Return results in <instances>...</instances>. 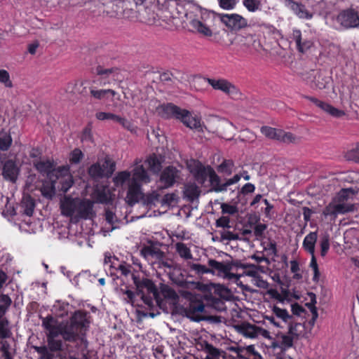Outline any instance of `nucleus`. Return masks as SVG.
<instances>
[{
  "mask_svg": "<svg viewBox=\"0 0 359 359\" xmlns=\"http://www.w3.org/2000/svg\"><path fill=\"white\" fill-rule=\"evenodd\" d=\"M96 74L100 76L102 83L105 86L111 84L112 81H121L120 70L117 67L104 68L98 65L95 69Z\"/></svg>",
  "mask_w": 359,
  "mask_h": 359,
  "instance_id": "11",
  "label": "nucleus"
},
{
  "mask_svg": "<svg viewBox=\"0 0 359 359\" xmlns=\"http://www.w3.org/2000/svg\"><path fill=\"white\" fill-rule=\"evenodd\" d=\"M143 194L141 189V184L130 180L128 190L127 192V202L130 205L137 203L140 198H143Z\"/></svg>",
  "mask_w": 359,
  "mask_h": 359,
  "instance_id": "15",
  "label": "nucleus"
},
{
  "mask_svg": "<svg viewBox=\"0 0 359 359\" xmlns=\"http://www.w3.org/2000/svg\"><path fill=\"white\" fill-rule=\"evenodd\" d=\"M55 172L54 180L56 181V187L60 191L66 193L74 184L69 168L67 166L59 167Z\"/></svg>",
  "mask_w": 359,
  "mask_h": 359,
  "instance_id": "9",
  "label": "nucleus"
},
{
  "mask_svg": "<svg viewBox=\"0 0 359 359\" xmlns=\"http://www.w3.org/2000/svg\"><path fill=\"white\" fill-rule=\"evenodd\" d=\"M317 107L335 118H340L345 115L343 110L338 109L327 102L320 100L316 105Z\"/></svg>",
  "mask_w": 359,
  "mask_h": 359,
  "instance_id": "35",
  "label": "nucleus"
},
{
  "mask_svg": "<svg viewBox=\"0 0 359 359\" xmlns=\"http://www.w3.org/2000/svg\"><path fill=\"white\" fill-rule=\"evenodd\" d=\"M56 187V181L53 178L52 180L44 181L40 191L43 196L48 199H51L55 194Z\"/></svg>",
  "mask_w": 359,
  "mask_h": 359,
  "instance_id": "34",
  "label": "nucleus"
},
{
  "mask_svg": "<svg viewBox=\"0 0 359 359\" xmlns=\"http://www.w3.org/2000/svg\"><path fill=\"white\" fill-rule=\"evenodd\" d=\"M8 320L3 317H0V338H9L12 333L8 327Z\"/></svg>",
  "mask_w": 359,
  "mask_h": 359,
  "instance_id": "44",
  "label": "nucleus"
},
{
  "mask_svg": "<svg viewBox=\"0 0 359 359\" xmlns=\"http://www.w3.org/2000/svg\"><path fill=\"white\" fill-rule=\"evenodd\" d=\"M111 267L115 268L117 271H119L121 275L127 276L131 273V265L126 264V262L121 263L117 267H115L112 264Z\"/></svg>",
  "mask_w": 359,
  "mask_h": 359,
  "instance_id": "61",
  "label": "nucleus"
},
{
  "mask_svg": "<svg viewBox=\"0 0 359 359\" xmlns=\"http://www.w3.org/2000/svg\"><path fill=\"white\" fill-rule=\"evenodd\" d=\"M12 303L11 299L7 294H0V317L4 316Z\"/></svg>",
  "mask_w": 359,
  "mask_h": 359,
  "instance_id": "45",
  "label": "nucleus"
},
{
  "mask_svg": "<svg viewBox=\"0 0 359 359\" xmlns=\"http://www.w3.org/2000/svg\"><path fill=\"white\" fill-rule=\"evenodd\" d=\"M221 209L223 214L233 215L238 212V208L237 206L225 203L221 204Z\"/></svg>",
  "mask_w": 359,
  "mask_h": 359,
  "instance_id": "57",
  "label": "nucleus"
},
{
  "mask_svg": "<svg viewBox=\"0 0 359 359\" xmlns=\"http://www.w3.org/2000/svg\"><path fill=\"white\" fill-rule=\"evenodd\" d=\"M293 346V337L289 334L278 332L272 339L270 347L274 352H285V351Z\"/></svg>",
  "mask_w": 359,
  "mask_h": 359,
  "instance_id": "13",
  "label": "nucleus"
},
{
  "mask_svg": "<svg viewBox=\"0 0 359 359\" xmlns=\"http://www.w3.org/2000/svg\"><path fill=\"white\" fill-rule=\"evenodd\" d=\"M175 248L180 256L184 259H191L193 256L190 249L184 243H177Z\"/></svg>",
  "mask_w": 359,
  "mask_h": 359,
  "instance_id": "42",
  "label": "nucleus"
},
{
  "mask_svg": "<svg viewBox=\"0 0 359 359\" xmlns=\"http://www.w3.org/2000/svg\"><path fill=\"white\" fill-rule=\"evenodd\" d=\"M0 345H1L0 351L2 353V357L4 359H12V356L10 353V349H11L10 344L7 341L3 340V341H0Z\"/></svg>",
  "mask_w": 359,
  "mask_h": 359,
  "instance_id": "55",
  "label": "nucleus"
},
{
  "mask_svg": "<svg viewBox=\"0 0 359 359\" xmlns=\"http://www.w3.org/2000/svg\"><path fill=\"white\" fill-rule=\"evenodd\" d=\"M208 82L214 89L222 90L226 94L236 89L232 83L225 79H208Z\"/></svg>",
  "mask_w": 359,
  "mask_h": 359,
  "instance_id": "26",
  "label": "nucleus"
},
{
  "mask_svg": "<svg viewBox=\"0 0 359 359\" xmlns=\"http://www.w3.org/2000/svg\"><path fill=\"white\" fill-rule=\"evenodd\" d=\"M214 170L210 166H199V170L194 175L195 180L200 184H203L209 177V181L211 184V172Z\"/></svg>",
  "mask_w": 359,
  "mask_h": 359,
  "instance_id": "38",
  "label": "nucleus"
},
{
  "mask_svg": "<svg viewBox=\"0 0 359 359\" xmlns=\"http://www.w3.org/2000/svg\"><path fill=\"white\" fill-rule=\"evenodd\" d=\"M181 110V108L172 103L160 104L156 109V113L163 118H177Z\"/></svg>",
  "mask_w": 359,
  "mask_h": 359,
  "instance_id": "17",
  "label": "nucleus"
},
{
  "mask_svg": "<svg viewBox=\"0 0 359 359\" xmlns=\"http://www.w3.org/2000/svg\"><path fill=\"white\" fill-rule=\"evenodd\" d=\"M78 202L79 198L65 197L60 202L62 215L67 217H76V209L79 205Z\"/></svg>",
  "mask_w": 359,
  "mask_h": 359,
  "instance_id": "16",
  "label": "nucleus"
},
{
  "mask_svg": "<svg viewBox=\"0 0 359 359\" xmlns=\"http://www.w3.org/2000/svg\"><path fill=\"white\" fill-rule=\"evenodd\" d=\"M180 179L181 171L172 165H169L161 172L158 182V188L159 189L170 188Z\"/></svg>",
  "mask_w": 359,
  "mask_h": 359,
  "instance_id": "7",
  "label": "nucleus"
},
{
  "mask_svg": "<svg viewBox=\"0 0 359 359\" xmlns=\"http://www.w3.org/2000/svg\"><path fill=\"white\" fill-rule=\"evenodd\" d=\"M230 219L229 217L222 216L217 219L215 222V225L217 227H222L229 229L230 226Z\"/></svg>",
  "mask_w": 359,
  "mask_h": 359,
  "instance_id": "62",
  "label": "nucleus"
},
{
  "mask_svg": "<svg viewBox=\"0 0 359 359\" xmlns=\"http://www.w3.org/2000/svg\"><path fill=\"white\" fill-rule=\"evenodd\" d=\"M330 236L328 234H325L322 236L320 241V255L322 257H324L327 255L330 249Z\"/></svg>",
  "mask_w": 359,
  "mask_h": 359,
  "instance_id": "50",
  "label": "nucleus"
},
{
  "mask_svg": "<svg viewBox=\"0 0 359 359\" xmlns=\"http://www.w3.org/2000/svg\"><path fill=\"white\" fill-rule=\"evenodd\" d=\"M260 130L266 137L280 142L286 144L297 143L299 140V138L292 133L285 132L281 129H277L270 126H262Z\"/></svg>",
  "mask_w": 359,
  "mask_h": 359,
  "instance_id": "5",
  "label": "nucleus"
},
{
  "mask_svg": "<svg viewBox=\"0 0 359 359\" xmlns=\"http://www.w3.org/2000/svg\"><path fill=\"white\" fill-rule=\"evenodd\" d=\"M0 82L4 83L6 88L13 87V83L10 79L9 74L5 69H0Z\"/></svg>",
  "mask_w": 359,
  "mask_h": 359,
  "instance_id": "58",
  "label": "nucleus"
},
{
  "mask_svg": "<svg viewBox=\"0 0 359 359\" xmlns=\"http://www.w3.org/2000/svg\"><path fill=\"white\" fill-rule=\"evenodd\" d=\"M304 326L302 323H290L289 325L288 334L291 337L298 338L304 331Z\"/></svg>",
  "mask_w": 359,
  "mask_h": 359,
  "instance_id": "47",
  "label": "nucleus"
},
{
  "mask_svg": "<svg viewBox=\"0 0 359 359\" xmlns=\"http://www.w3.org/2000/svg\"><path fill=\"white\" fill-rule=\"evenodd\" d=\"M245 271L242 276H248L250 277L257 278V276L259 275V271L263 272V267L259 265H255L253 264H248L246 265V268L244 269Z\"/></svg>",
  "mask_w": 359,
  "mask_h": 359,
  "instance_id": "40",
  "label": "nucleus"
},
{
  "mask_svg": "<svg viewBox=\"0 0 359 359\" xmlns=\"http://www.w3.org/2000/svg\"><path fill=\"white\" fill-rule=\"evenodd\" d=\"M20 169L12 160H8L5 162L3 167L2 175L6 180H10L12 182H15L18 178Z\"/></svg>",
  "mask_w": 359,
  "mask_h": 359,
  "instance_id": "22",
  "label": "nucleus"
},
{
  "mask_svg": "<svg viewBox=\"0 0 359 359\" xmlns=\"http://www.w3.org/2000/svg\"><path fill=\"white\" fill-rule=\"evenodd\" d=\"M201 190L195 183H187L184 187L183 198L189 203L198 201Z\"/></svg>",
  "mask_w": 359,
  "mask_h": 359,
  "instance_id": "20",
  "label": "nucleus"
},
{
  "mask_svg": "<svg viewBox=\"0 0 359 359\" xmlns=\"http://www.w3.org/2000/svg\"><path fill=\"white\" fill-rule=\"evenodd\" d=\"M336 20L343 28L346 29L359 27L358 12L352 8L341 11Z\"/></svg>",
  "mask_w": 359,
  "mask_h": 359,
  "instance_id": "8",
  "label": "nucleus"
},
{
  "mask_svg": "<svg viewBox=\"0 0 359 359\" xmlns=\"http://www.w3.org/2000/svg\"><path fill=\"white\" fill-rule=\"evenodd\" d=\"M177 119L181 120L187 127L191 129L200 130L201 128L200 120L196 116H193L187 109H182Z\"/></svg>",
  "mask_w": 359,
  "mask_h": 359,
  "instance_id": "19",
  "label": "nucleus"
},
{
  "mask_svg": "<svg viewBox=\"0 0 359 359\" xmlns=\"http://www.w3.org/2000/svg\"><path fill=\"white\" fill-rule=\"evenodd\" d=\"M54 318L49 315L42 320V326L47 331V345L32 346L39 359H54V353H72L87 350L88 341L86 332L90 320L87 312L76 311L69 320L54 325Z\"/></svg>",
  "mask_w": 359,
  "mask_h": 359,
  "instance_id": "1",
  "label": "nucleus"
},
{
  "mask_svg": "<svg viewBox=\"0 0 359 359\" xmlns=\"http://www.w3.org/2000/svg\"><path fill=\"white\" fill-rule=\"evenodd\" d=\"M208 264L210 266V273L217 274L219 276L223 277L229 271H231V265H229L228 262H220L215 259H210L208 261Z\"/></svg>",
  "mask_w": 359,
  "mask_h": 359,
  "instance_id": "24",
  "label": "nucleus"
},
{
  "mask_svg": "<svg viewBox=\"0 0 359 359\" xmlns=\"http://www.w3.org/2000/svg\"><path fill=\"white\" fill-rule=\"evenodd\" d=\"M35 168L42 175H46L48 180H52L56 173L53 162L50 160L39 161L34 163Z\"/></svg>",
  "mask_w": 359,
  "mask_h": 359,
  "instance_id": "21",
  "label": "nucleus"
},
{
  "mask_svg": "<svg viewBox=\"0 0 359 359\" xmlns=\"http://www.w3.org/2000/svg\"><path fill=\"white\" fill-rule=\"evenodd\" d=\"M318 233L317 231L309 233L303 241V248L310 255L315 254V245L317 241Z\"/></svg>",
  "mask_w": 359,
  "mask_h": 359,
  "instance_id": "36",
  "label": "nucleus"
},
{
  "mask_svg": "<svg viewBox=\"0 0 359 359\" xmlns=\"http://www.w3.org/2000/svg\"><path fill=\"white\" fill-rule=\"evenodd\" d=\"M220 233V238L219 241L223 242L224 241H236L239 238V236L237 233H233V232L229 231H222L219 232Z\"/></svg>",
  "mask_w": 359,
  "mask_h": 359,
  "instance_id": "56",
  "label": "nucleus"
},
{
  "mask_svg": "<svg viewBox=\"0 0 359 359\" xmlns=\"http://www.w3.org/2000/svg\"><path fill=\"white\" fill-rule=\"evenodd\" d=\"M132 280L135 289V294L140 296L148 306H153L154 300L158 302L159 293L154 283L147 278L139 274L132 273Z\"/></svg>",
  "mask_w": 359,
  "mask_h": 359,
  "instance_id": "4",
  "label": "nucleus"
},
{
  "mask_svg": "<svg viewBox=\"0 0 359 359\" xmlns=\"http://www.w3.org/2000/svg\"><path fill=\"white\" fill-rule=\"evenodd\" d=\"M273 313L276 316V317L283 320V321L287 323L288 320L292 318V316L289 315L288 312L286 309H280L276 306L273 307Z\"/></svg>",
  "mask_w": 359,
  "mask_h": 359,
  "instance_id": "49",
  "label": "nucleus"
},
{
  "mask_svg": "<svg viewBox=\"0 0 359 359\" xmlns=\"http://www.w3.org/2000/svg\"><path fill=\"white\" fill-rule=\"evenodd\" d=\"M21 208L23 214L27 216H32L35 208V201L30 196L23 197L21 202Z\"/></svg>",
  "mask_w": 359,
  "mask_h": 359,
  "instance_id": "39",
  "label": "nucleus"
},
{
  "mask_svg": "<svg viewBox=\"0 0 359 359\" xmlns=\"http://www.w3.org/2000/svg\"><path fill=\"white\" fill-rule=\"evenodd\" d=\"M243 5L250 12H255L259 9L260 2L258 0H244Z\"/></svg>",
  "mask_w": 359,
  "mask_h": 359,
  "instance_id": "59",
  "label": "nucleus"
},
{
  "mask_svg": "<svg viewBox=\"0 0 359 359\" xmlns=\"http://www.w3.org/2000/svg\"><path fill=\"white\" fill-rule=\"evenodd\" d=\"M191 27L200 35L203 37H211L213 35V32L210 27L205 22L198 20L194 19L190 22Z\"/></svg>",
  "mask_w": 359,
  "mask_h": 359,
  "instance_id": "29",
  "label": "nucleus"
},
{
  "mask_svg": "<svg viewBox=\"0 0 359 359\" xmlns=\"http://www.w3.org/2000/svg\"><path fill=\"white\" fill-rule=\"evenodd\" d=\"M235 328L238 332L246 337L251 339L257 337L258 326L247 322H243L241 324L236 325Z\"/></svg>",
  "mask_w": 359,
  "mask_h": 359,
  "instance_id": "25",
  "label": "nucleus"
},
{
  "mask_svg": "<svg viewBox=\"0 0 359 359\" xmlns=\"http://www.w3.org/2000/svg\"><path fill=\"white\" fill-rule=\"evenodd\" d=\"M115 170V163L106 158L102 164L95 163L90 166L88 173L91 178L97 180L104 177H110Z\"/></svg>",
  "mask_w": 359,
  "mask_h": 359,
  "instance_id": "6",
  "label": "nucleus"
},
{
  "mask_svg": "<svg viewBox=\"0 0 359 359\" xmlns=\"http://www.w3.org/2000/svg\"><path fill=\"white\" fill-rule=\"evenodd\" d=\"M90 95L95 99L100 100L107 98V94H106L105 89L95 90V89L91 88L90 89Z\"/></svg>",
  "mask_w": 359,
  "mask_h": 359,
  "instance_id": "63",
  "label": "nucleus"
},
{
  "mask_svg": "<svg viewBox=\"0 0 359 359\" xmlns=\"http://www.w3.org/2000/svg\"><path fill=\"white\" fill-rule=\"evenodd\" d=\"M12 138L10 133L5 131L0 132V150L5 151L8 150L12 144Z\"/></svg>",
  "mask_w": 359,
  "mask_h": 359,
  "instance_id": "41",
  "label": "nucleus"
},
{
  "mask_svg": "<svg viewBox=\"0 0 359 359\" xmlns=\"http://www.w3.org/2000/svg\"><path fill=\"white\" fill-rule=\"evenodd\" d=\"M292 39L295 41L297 50L302 53L308 50L313 45L312 41L307 39H304L303 43H301L302 36L299 29L293 30L292 34Z\"/></svg>",
  "mask_w": 359,
  "mask_h": 359,
  "instance_id": "27",
  "label": "nucleus"
},
{
  "mask_svg": "<svg viewBox=\"0 0 359 359\" xmlns=\"http://www.w3.org/2000/svg\"><path fill=\"white\" fill-rule=\"evenodd\" d=\"M163 161V159L161 156L153 154L147 158L146 163L148 164L151 171L154 173H158L161 170Z\"/></svg>",
  "mask_w": 359,
  "mask_h": 359,
  "instance_id": "37",
  "label": "nucleus"
},
{
  "mask_svg": "<svg viewBox=\"0 0 359 359\" xmlns=\"http://www.w3.org/2000/svg\"><path fill=\"white\" fill-rule=\"evenodd\" d=\"M254 285L257 287L262 289H267L269 286V283L264 280L260 275L257 276V278L253 279Z\"/></svg>",
  "mask_w": 359,
  "mask_h": 359,
  "instance_id": "64",
  "label": "nucleus"
},
{
  "mask_svg": "<svg viewBox=\"0 0 359 359\" xmlns=\"http://www.w3.org/2000/svg\"><path fill=\"white\" fill-rule=\"evenodd\" d=\"M177 201V196L175 193L165 194L161 200V204L172 205L174 203Z\"/></svg>",
  "mask_w": 359,
  "mask_h": 359,
  "instance_id": "60",
  "label": "nucleus"
},
{
  "mask_svg": "<svg viewBox=\"0 0 359 359\" xmlns=\"http://www.w3.org/2000/svg\"><path fill=\"white\" fill-rule=\"evenodd\" d=\"M346 158L348 161H353L359 163V143L346 154Z\"/></svg>",
  "mask_w": 359,
  "mask_h": 359,
  "instance_id": "53",
  "label": "nucleus"
},
{
  "mask_svg": "<svg viewBox=\"0 0 359 359\" xmlns=\"http://www.w3.org/2000/svg\"><path fill=\"white\" fill-rule=\"evenodd\" d=\"M166 7L170 14V17L172 18H180L184 13L183 5L177 0H168L166 3Z\"/></svg>",
  "mask_w": 359,
  "mask_h": 359,
  "instance_id": "33",
  "label": "nucleus"
},
{
  "mask_svg": "<svg viewBox=\"0 0 359 359\" xmlns=\"http://www.w3.org/2000/svg\"><path fill=\"white\" fill-rule=\"evenodd\" d=\"M84 155L81 149L76 148L71 153L69 156V161L72 164H78L83 159Z\"/></svg>",
  "mask_w": 359,
  "mask_h": 359,
  "instance_id": "52",
  "label": "nucleus"
},
{
  "mask_svg": "<svg viewBox=\"0 0 359 359\" xmlns=\"http://www.w3.org/2000/svg\"><path fill=\"white\" fill-rule=\"evenodd\" d=\"M190 269L195 271L198 275H203L205 273H210V268L206 267L205 265L200 264L191 263L189 264Z\"/></svg>",
  "mask_w": 359,
  "mask_h": 359,
  "instance_id": "54",
  "label": "nucleus"
},
{
  "mask_svg": "<svg viewBox=\"0 0 359 359\" xmlns=\"http://www.w3.org/2000/svg\"><path fill=\"white\" fill-rule=\"evenodd\" d=\"M202 351L205 353V359H226L225 351L215 347L207 341L201 344Z\"/></svg>",
  "mask_w": 359,
  "mask_h": 359,
  "instance_id": "18",
  "label": "nucleus"
},
{
  "mask_svg": "<svg viewBox=\"0 0 359 359\" xmlns=\"http://www.w3.org/2000/svg\"><path fill=\"white\" fill-rule=\"evenodd\" d=\"M105 219L107 222L111 226V231L117 228L120 220L115 213L109 209L105 210Z\"/></svg>",
  "mask_w": 359,
  "mask_h": 359,
  "instance_id": "46",
  "label": "nucleus"
},
{
  "mask_svg": "<svg viewBox=\"0 0 359 359\" xmlns=\"http://www.w3.org/2000/svg\"><path fill=\"white\" fill-rule=\"evenodd\" d=\"M161 292L163 297L170 301L175 306V310L182 316H186L194 321L198 322L202 318L201 314L204 312L205 305L201 299V296L187 290H180V293L184 299L189 301L187 307H179V295L171 287L165 284H161Z\"/></svg>",
  "mask_w": 359,
  "mask_h": 359,
  "instance_id": "2",
  "label": "nucleus"
},
{
  "mask_svg": "<svg viewBox=\"0 0 359 359\" xmlns=\"http://www.w3.org/2000/svg\"><path fill=\"white\" fill-rule=\"evenodd\" d=\"M218 131L222 137L231 140L233 136L235 128L231 122L224 119L219 123Z\"/></svg>",
  "mask_w": 359,
  "mask_h": 359,
  "instance_id": "32",
  "label": "nucleus"
},
{
  "mask_svg": "<svg viewBox=\"0 0 359 359\" xmlns=\"http://www.w3.org/2000/svg\"><path fill=\"white\" fill-rule=\"evenodd\" d=\"M159 198L160 194L156 191L143 196L144 203L150 207L154 205L156 202L159 201Z\"/></svg>",
  "mask_w": 359,
  "mask_h": 359,
  "instance_id": "48",
  "label": "nucleus"
},
{
  "mask_svg": "<svg viewBox=\"0 0 359 359\" xmlns=\"http://www.w3.org/2000/svg\"><path fill=\"white\" fill-rule=\"evenodd\" d=\"M130 172L128 171H122L117 173L114 179V182L117 186H123V184L130 179Z\"/></svg>",
  "mask_w": 359,
  "mask_h": 359,
  "instance_id": "51",
  "label": "nucleus"
},
{
  "mask_svg": "<svg viewBox=\"0 0 359 359\" xmlns=\"http://www.w3.org/2000/svg\"><path fill=\"white\" fill-rule=\"evenodd\" d=\"M233 167L234 163L232 160H224L222 163L218 165L217 171L220 173L230 175L233 172Z\"/></svg>",
  "mask_w": 359,
  "mask_h": 359,
  "instance_id": "43",
  "label": "nucleus"
},
{
  "mask_svg": "<svg viewBox=\"0 0 359 359\" xmlns=\"http://www.w3.org/2000/svg\"><path fill=\"white\" fill-rule=\"evenodd\" d=\"M314 72H311V75L313 76V79L311 81V86L317 89H325L327 87L330 82V78L324 75L321 72H317L313 75Z\"/></svg>",
  "mask_w": 359,
  "mask_h": 359,
  "instance_id": "30",
  "label": "nucleus"
},
{
  "mask_svg": "<svg viewBox=\"0 0 359 359\" xmlns=\"http://www.w3.org/2000/svg\"><path fill=\"white\" fill-rule=\"evenodd\" d=\"M133 177L130 180L140 184H147L150 182V177L142 165H137L133 170Z\"/></svg>",
  "mask_w": 359,
  "mask_h": 359,
  "instance_id": "28",
  "label": "nucleus"
},
{
  "mask_svg": "<svg viewBox=\"0 0 359 359\" xmlns=\"http://www.w3.org/2000/svg\"><path fill=\"white\" fill-rule=\"evenodd\" d=\"M219 18L226 27L233 30H240L248 26L247 20L238 14H221Z\"/></svg>",
  "mask_w": 359,
  "mask_h": 359,
  "instance_id": "12",
  "label": "nucleus"
},
{
  "mask_svg": "<svg viewBox=\"0 0 359 359\" xmlns=\"http://www.w3.org/2000/svg\"><path fill=\"white\" fill-rule=\"evenodd\" d=\"M211 174V189L210 191L215 192L226 191L228 187L237 183L241 177V175L236 174L232 178L226 180L224 182H222L220 177L216 174L215 170H212Z\"/></svg>",
  "mask_w": 359,
  "mask_h": 359,
  "instance_id": "10",
  "label": "nucleus"
},
{
  "mask_svg": "<svg viewBox=\"0 0 359 359\" xmlns=\"http://www.w3.org/2000/svg\"><path fill=\"white\" fill-rule=\"evenodd\" d=\"M287 5L301 19H311L313 18V13L309 12L306 6L301 3L293 0H287Z\"/></svg>",
  "mask_w": 359,
  "mask_h": 359,
  "instance_id": "23",
  "label": "nucleus"
},
{
  "mask_svg": "<svg viewBox=\"0 0 359 359\" xmlns=\"http://www.w3.org/2000/svg\"><path fill=\"white\" fill-rule=\"evenodd\" d=\"M140 254L144 258L151 257L159 261L165 257V253L160 248L154 245L144 246L140 250Z\"/></svg>",
  "mask_w": 359,
  "mask_h": 359,
  "instance_id": "31",
  "label": "nucleus"
},
{
  "mask_svg": "<svg viewBox=\"0 0 359 359\" xmlns=\"http://www.w3.org/2000/svg\"><path fill=\"white\" fill-rule=\"evenodd\" d=\"M356 194L357 191L353 188L341 189L324 208L323 215L334 221L338 215L354 212L355 206L352 201Z\"/></svg>",
  "mask_w": 359,
  "mask_h": 359,
  "instance_id": "3",
  "label": "nucleus"
},
{
  "mask_svg": "<svg viewBox=\"0 0 359 359\" xmlns=\"http://www.w3.org/2000/svg\"><path fill=\"white\" fill-rule=\"evenodd\" d=\"M79 205L76 209V219H90L95 215L93 203L90 200L79 198Z\"/></svg>",
  "mask_w": 359,
  "mask_h": 359,
  "instance_id": "14",
  "label": "nucleus"
}]
</instances>
